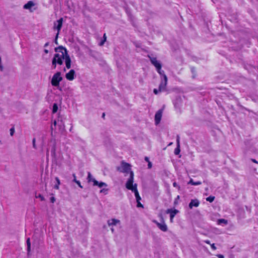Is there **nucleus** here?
<instances>
[{"label": "nucleus", "mask_w": 258, "mask_h": 258, "mask_svg": "<svg viewBox=\"0 0 258 258\" xmlns=\"http://www.w3.org/2000/svg\"><path fill=\"white\" fill-rule=\"evenodd\" d=\"M211 246L212 249H213V250H216V248H217L214 243L211 244Z\"/></svg>", "instance_id": "43"}, {"label": "nucleus", "mask_w": 258, "mask_h": 258, "mask_svg": "<svg viewBox=\"0 0 258 258\" xmlns=\"http://www.w3.org/2000/svg\"><path fill=\"white\" fill-rule=\"evenodd\" d=\"M134 174L133 172H130V177L128 179L125 186L126 187L129 189L131 190L133 192L135 193V196L136 197V201H140L141 200V198L140 197L139 192L137 189V184H133L134 182Z\"/></svg>", "instance_id": "1"}, {"label": "nucleus", "mask_w": 258, "mask_h": 258, "mask_svg": "<svg viewBox=\"0 0 258 258\" xmlns=\"http://www.w3.org/2000/svg\"><path fill=\"white\" fill-rule=\"evenodd\" d=\"M58 106L57 104L54 103L52 106V113H54L57 111Z\"/></svg>", "instance_id": "25"}, {"label": "nucleus", "mask_w": 258, "mask_h": 258, "mask_svg": "<svg viewBox=\"0 0 258 258\" xmlns=\"http://www.w3.org/2000/svg\"><path fill=\"white\" fill-rule=\"evenodd\" d=\"M57 63L55 62V60H52V68L53 69H55L56 67Z\"/></svg>", "instance_id": "32"}, {"label": "nucleus", "mask_w": 258, "mask_h": 258, "mask_svg": "<svg viewBox=\"0 0 258 258\" xmlns=\"http://www.w3.org/2000/svg\"><path fill=\"white\" fill-rule=\"evenodd\" d=\"M49 45V42H46L45 44H44V47H46L47 46H48Z\"/></svg>", "instance_id": "51"}, {"label": "nucleus", "mask_w": 258, "mask_h": 258, "mask_svg": "<svg viewBox=\"0 0 258 258\" xmlns=\"http://www.w3.org/2000/svg\"><path fill=\"white\" fill-rule=\"evenodd\" d=\"M55 180L56 181V184L54 186V188L56 189H59V185L60 184V180L58 177H55Z\"/></svg>", "instance_id": "24"}, {"label": "nucleus", "mask_w": 258, "mask_h": 258, "mask_svg": "<svg viewBox=\"0 0 258 258\" xmlns=\"http://www.w3.org/2000/svg\"><path fill=\"white\" fill-rule=\"evenodd\" d=\"M103 38H104V40H102L99 43V45L100 46H102L103 45V44H104V42L106 41V34H104L103 35Z\"/></svg>", "instance_id": "28"}, {"label": "nucleus", "mask_w": 258, "mask_h": 258, "mask_svg": "<svg viewBox=\"0 0 258 258\" xmlns=\"http://www.w3.org/2000/svg\"><path fill=\"white\" fill-rule=\"evenodd\" d=\"M200 202L198 200H191L189 204V208L192 209L193 207H198L199 206Z\"/></svg>", "instance_id": "15"}, {"label": "nucleus", "mask_w": 258, "mask_h": 258, "mask_svg": "<svg viewBox=\"0 0 258 258\" xmlns=\"http://www.w3.org/2000/svg\"><path fill=\"white\" fill-rule=\"evenodd\" d=\"M56 124H57V122L56 120H54V122H53V125L54 126H56Z\"/></svg>", "instance_id": "54"}, {"label": "nucleus", "mask_w": 258, "mask_h": 258, "mask_svg": "<svg viewBox=\"0 0 258 258\" xmlns=\"http://www.w3.org/2000/svg\"><path fill=\"white\" fill-rule=\"evenodd\" d=\"M60 122V124H59V125L61 126V125H63L64 126V124H63V122H62V120L61 118H60V119H58V122L59 123Z\"/></svg>", "instance_id": "37"}, {"label": "nucleus", "mask_w": 258, "mask_h": 258, "mask_svg": "<svg viewBox=\"0 0 258 258\" xmlns=\"http://www.w3.org/2000/svg\"><path fill=\"white\" fill-rule=\"evenodd\" d=\"M50 200L52 203H54L55 201V198L54 197H52L50 198Z\"/></svg>", "instance_id": "40"}, {"label": "nucleus", "mask_w": 258, "mask_h": 258, "mask_svg": "<svg viewBox=\"0 0 258 258\" xmlns=\"http://www.w3.org/2000/svg\"><path fill=\"white\" fill-rule=\"evenodd\" d=\"M64 49H67L62 46H59L55 48L54 50L56 52H60L59 53H55L54 55L52 60H55V62L58 64L61 65L63 63V60L65 58L66 53H64Z\"/></svg>", "instance_id": "2"}, {"label": "nucleus", "mask_w": 258, "mask_h": 258, "mask_svg": "<svg viewBox=\"0 0 258 258\" xmlns=\"http://www.w3.org/2000/svg\"><path fill=\"white\" fill-rule=\"evenodd\" d=\"M190 70H191V72L192 73V74H193L192 75V78H194L195 77V75H196V69L194 67H191L190 68Z\"/></svg>", "instance_id": "30"}, {"label": "nucleus", "mask_w": 258, "mask_h": 258, "mask_svg": "<svg viewBox=\"0 0 258 258\" xmlns=\"http://www.w3.org/2000/svg\"><path fill=\"white\" fill-rule=\"evenodd\" d=\"M93 185L94 186H98L100 188H101L103 186H107V184L106 183L102 181L99 182L96 180H94Z\"/></svg>", "instance_id": "16"}, {"label": "nucleus", "mask_w": 258, "mask_h": 258, "mask_svg": "<svg viewBox=\"0 0 258 258\" xmlns=\"http://www.w3.org/2000/svg\"><path fill=\"white\" fill-rule=\"evenodd\" d=\"M44 51L46 54L48 53V50L47 49H44Z\"/></svg>", "instance_id": "53"}, {"label": "nucleus", "mask_w": 258, "mask_h": 258, "mask_svg": "<svg viewBox=\"0 0 258 258\" xmlns=\"http://www.w3.org/2000/svg\"><path fill=\"white\" fill-rule=\"evenodd\" d=\"M167 81L168 79L166 76H164V79H161V81L159 86L160 92H162L166 90Z\"/></svg>", "instance_id": "7"}, {"label": "nucleus", "mask_w": 258, "mask_h": 258, "mask_svg": "<svg viewBox=\"0 0 258 258\" xmlns=\"http://www.w3.org/2000/svg\"><path fill=\"white\" fill-rule=\"evenodd\" d=\"M152 166V163L151 162H148V168H151Z\"/></svg>", "instance_id": "44"}, {"label": "nucleus", "mask_w": 258, "mask_h": 258, "mask_svg": "<svg viewBox=\"0 0 258 258\" xmlns=\"http://www.w3.org/2000/svg\"><path fill=\"white\" fill-rule=\"evenodd\" d=\"M3 70H4V67L2 64V59H1V57H0V70L1 71H3Z\"/></svg>", "instance_id": "39"}, {"label": "nucleus", "mask_w": 258, "mask_h": 258, "mask_svg": "<svg viewBox=\"0 0 258 258\" xmlns=\"http://www.w3.org/2000/svg\"><path fill=\"white\" fill-rule=\"evenodd\" d=\"M58 33H57L55 39H54V42L55 44H57V38H58Z\"/></svg>", "instance_id": "41"}, {"label": "nucleus", "mask_w": 258, "mask_h": 258, "mask_svg": "<svg viewBox=\"0 0 258 258\" xmlns=\"http://www.w3.org/2000/svg\"><path fill=\"white\" fill-rule=\"evenodd\" d=\"M162 111L161 109L159 110L155 114V121L156 124H158L161 121L162 117Z\"/></svg>", "instance_id": "13"}, {"label": "nucleus", "mask_w": 258, "mask_h": 258, "mask_svg": "<svg viewBox=\"0 0 258 258\" xmlns=\"http://www.w3.org/2000/svg\"><path fill=\"white\" fill-rule=\"evenodd\" d=\"M64 53H66V56L64 59L65 60L66 66L68 69H69L71 67V59L67 49H64Z\"/></svg>", "instance_id": "11"}, {"label": "nucleus", "mask_w": 258, "mask_h": 258, "mask_svg": "<svg viewBox=\"0 0 258 258\" xmlns=\"http://www.w3.org/2000/svg\"><path fill=\"white\" fill-rule=\"evenodd\" d=\"M62 21H63V19L62 18H61L58 20H57L56 22H55L54 24L53 28H54V29H56L57 30V33H58L62 27Z\"/></svg>", "instance_id": "12"}, {"label": "nucleus", "mask_w": 258, "mask_h": 258, "mask_svg": "<svg viewBox=\"0 0 258 258\" xmlns=\"http://www.w3.org/2000/svg\"><path fill=\"white\" fill-rule=\"evenodd\" d=\"M215 197L214 196H209V197L206 198L207 201H208L210 203L213 202L214 201Z\"/></svg>", "instance_id": "27"}, {"label": "nucleus", "mask_w": 258, "mask_h": 258, "mask_svg": "<svg viewBox=\"0 0 258 258\" xmlns=\"http://www.w3.org/2000/svg\"><path fill=\"white\" fill-rule=\"evenodd\" d=\"M178 212V210L172 209H168L166 211L167 214H170V220L171 222H173L174 217Z\"/></svg>", "instance_id": "10"}, {"label": "nucleus", "mask_w": 258, "mask_h": 258, "mask_svg": "<svg viewBox=\"0 0 258 258\" xmlns=\"http://www.w3.org/2000/svg\"><path fill=\"white\" fill-rule=\"evenodd\" d=\"M60 75V72H58L53 76L51 81V83L52 86L55 87H57L59 86V82L62 80V78Z\"/></svg>", "instance_id": "4"}, {"label": "nucleus", "mask_w": 258, "mask_h": 258, "mask_svg": "<svg viewBox=\"0 0 258 258\" xmlns=\"http://www.w3.org/2000/svg\"><path fill=\"white\" fill-rule=\"evenodd\" d=\"M36 139L35 138H33V140H32V144H33V147L34 148V149H36L37 147H36Z\"/></svg>", "instance_id": "34"}, {"label": "nucleus", "mask_w": 258, "mask_h": 258, "mask_svg": "<svg viewBox=\"0 0 258 258\" xmlns=\"http://www.w3.org/2000/svg\"><path fill=\"white\" fill-rule=\"evenodd\" d=\"M111 231H112V233H113V232H114V229H113V228H112L111 229Z\"/></svg>", "instance_id": "56"}, {"label": "nucleus", "mask_w": 258, "mask_h": 258, "mask_svg": "<svg viewBox=\"0 0 258 258\" xmlns=\"http://www.w3.org/2000/svg\"><path fill=\"white\" fill-rule=\"evenodd\" d=\"M188 184H190L193 185H199L201 184L202 182L201 181L195 182L192 179H190L189 182H188Z\"/></svg>", "instance_id": "19"}, {"label": "nucleus", "mask_w": 258, "mask_h": 258, "mask_svg": "<svg viewBox=\"0 0 258 258\" xmlns=\"http://www.w3.org/2000/svg\"><path fill=\"white\" fill-rule=\"evenodd\" d=\"M159 217L160 218V220L162 223H159L156 220H153V222L155 223L158 227L162 231L166 232L167 231L168 228L167 225L165 224L163 217L161 214L159 215Z\"/></svg>", "instance_id": "5"}, {"label": "nucleus", "mask_w": 258, "mask_h": 258, "mask_svg": "<svg viewBox=\"0 0 258 258\" xmlns=\"http://www.w3.org/2000/svg\"><path fill=\"white\" fill-rule=\"evenodd\" d=\"M157 71L161 76V79H164V76L166 75H165L164 71L162 70L161 69H160V70H157Z\"/></svg>", "instance_id": "23"}, {"label": "nucleus", "mask_w": 258, "mask_h": 258, "mask_svg": "<svg viewBox=\"0 0 258 258\" xmlns=\"http://www.w3.org/2000/svg\"><path fill=\"white\" fill-rule=\"evenodd\" d=\"M87 180L88 182H93L94 180H96L93 177L92 174L90 172L88 173Z\"/></svg>", "instance_id": "21"}, {"label": "nucleus", "mask_w": 258, "mask_h": 258, "mask_svg": "<svg viewBox=\"0 0 258 258\" xmlns=\"http://www.w3.org/2000/svg\"><path fill=\"white\" fill-rule=\"evenodd\" d=\"M36 198H39L41 201H43L45 200L43 196L41 194H38V195H36Z\"/></svg>", "instance_id": "31"}, {"label": "nucleus", "mask_w": 258, "mask_h": 258, "mask_svg": "<svg viewBox=\"0 0 258 258\" xmlns=\"http://www.w3.org/2000/svg\"><path fill=\"white\" fill-rule=\"evenodd\" d=\"M173 185L174 187H177V184L176 182H174L173 183Z\"/></svg>", "instance_id": "49"}, {"label": "nucleus", "mask_w": 258, "mask_h": 258, "mask_svg": "<svg viewBox=\"0 0 258 258\" xmlns=\"http://www.w3.org/2000/svg\"><path fill=\"white\" fill-rule=\"evenodd\" d=\"M49 149H50L51 155L53 158L56 157V140L52 138L50 141Z\"/></svg>", "instance_id": "6"}, {"label": "nucleus", "mask_w": 258, "mask_h": 258, "mask_svg": "<svg viewBox=\"0 0 258 258\" xmlns=\"http://www.w3.org/2000/svg\"><path fill=\"white\" fill-rule=\"evenodd\" d=\"M108 189L107 188H102L100 190V193H104L105 195L107 194Z\"/></svg>", "instance_id": "29"}, {"label": "nucleus", "mask_w": 258, "mask_h": 258, "mask_svg": "<svg viewBox=\"0 0 258 258\" xmlns=\"http://www.w3.org/2000/svg\"><path fill=\"white\" fill-rule=\"evenodd\" d=\"M172 144V143H170L169 144V145H171Z\"/></svg>", "instance_id": "57"}, {"label": "nucleus", "mask_w": 258, "mask_h": 258, "mask_svg": "<svg viewBox=\"0 0 258 258\" xmlns=\"http://www.w3.org/2000/svg\"><path fill=\"white\" fill-rule=\"evenodd\" d=\"M120 223V221L116 219H111L107 221V224L108 226L116 225L117 224Z\"/></svg>", "instance_id": "17"}, {"label": "nucleus", "mask_w": 258, "mask_h": 258, "mask_svg": "<svg viewBox=\"0 0 258 258\" xmlns=\"http://www.w3.org/2000/svg\"><path fill=\"white\" fill-rule=\"evenodd\" d=\"M137 207H141L143 208V205L140 203V201H137Z\"/></svg>", "instance_id": "35"}, {"label": "nucleus", "mask_w": 258, "mask_h": 258, "mask_svg": "<svg viewBox=\"0 0 258 258\" xmlns=\"http://www.w3.org/2000/svg\"><path fill=\"white\" fill-rule=\"evenodd\" d=\"M148 57H149L152 64L156 67L157 70L161 69L162 65L161 63L157 60L156 57H151L150 56H148Z\"/></svg>", "instance_id": "8"}, {"label": "nucleus", "mask_w": 258, "mask_h": 258, "mask_svg": "<svg viewBox=\"0 0 258 258\" xmlns=\"http://www.w3.org/2000/svg\"><path fill=\"white\" fill-rule=\"evenodd\" d=\"M179 136L178 135L176 137V146H180Z\"/></svg>", "instance_id": "33"}, {"label": "nucleus", "mask_w": 258, "mask_h": 258, "mask_svg": "<svg viewBox=\"0 0 258 258\" xmlns=\"http://www.w3.org/2000/svg\"><path fill=\"white\" fill-rule=\"evenodd\" d=\"M75 183H76L78 185V186H79L80 187H81V188H83V186H82V185H81V182H80V181L79 180H77L75 182Z\"/></svg>", "instance_id": "38"}, {"label": "nucleus", "mask_w": 258, "mask_h": 258, "mask_svg": "<svg viewBox=\"0 0 258 258\" xmlns=\"http://www.w3.org/2000/svg\"><path fill=\"white\" fill-rule=\"evenodd\" d=\"M117 171L122 173H129L133 172L131 170V165L128 163L122 161L120 166H118L116 168Z\"/></svg>", "instance_id": "3"}, {"label": "nucleus", "mask_w": 258, "mask_h": 258, "mask_svg": "<svg viewBox=\"0 0 258 258\" xmlns=\"http://www.w3.org/2000/svg\"><path fill=\"white\" fill-rule=\"evenodd\" d=\"M204 242H205L206 243H207V244H211V243H210V240H205V241H204Z\"/></svg>", "instance_id": "47"}, {"label": "nucleus", "mask_w": 258, "mask_h": 258, "mask_svg": "<svg viewBox=\"0 0 258 258\" xmlns=\"http://www.w3.org/2000/svg\"><path fill=\"white\" fill-rule=\"evenodd\" d=\"M48 155H49V149H47V151H46V157H48Z\"/></svg>", "instance_id": "50"}, {"label": "nucleus", "mask_w": 258, "mask_h": 258, "mask_svg": "<svg viewBox=\"0 0 258 258\" xmlns=\"http://www.w3.org/2000/svg\"><path fill=\"white\" fill-rule=\"evenodd\" d=\"M75 72L74 70H71L69 73L66 75V78L69 81H72L75 78Z\"/></svg>", "instance_id": "14"}, {"label": "nucleus", "mask_w": 258, "mask_h": 258, "mask_svg": "<svg viewBox=\"0 0 258 258\" xmlns=\"http://www.w3.org/2000/svg\"><path fill=\"white\" fill-rule=\"evenodd\" d=\"M145 161H147V162H150V161H149V158H148V157H145Z\"/></svg>", "instance_id": "48"}, {"label": "nucleus", "mask_w": 258, "mask_h": 258, "mask_svg": "<svg viewBox=\"0 0 258 258\" xmlns=\"http://www.w3.org/2000/svg\"><path fill=\"white\" fill-rule=\"evenodd\" d=\"M217 256L218 258H224V256L222 254H217Z\"/></svg>", "instance_id": "46"}, {"label": "nucleus", "mask_w": 258, "mask_h": 258, "mask_svg": "<svg viewBox=\"0 0 258 258\" xmlns=\"http://www.w3.org/2000/svg\"><path fill=\"white\" fill-rule=\"evenodd\" d=\"M180 152V146H176V148L174 150V154L176 155L179 154Z\"/></svg>", "instance_id": "26"}, {"label": "nucleus", "mask_w": 258, "mask_h": 258, "mask_svg": "<svg viewBox=\"0 0 258 258\" xmlns=\"http://www.w3.org/2000/svg\"><path fill=\"white\" fill-rule=\"evenodd\" d=\"M15 133V129L14 127H12L10 129V135L11 136H13L14 134Z\"/></svg>", "instance_id": "36"}, {"label": "nucleus", "mask_w": 258, "mask_h": 258, "mask_svg": "<svg viewBox=\"0 0 258 258\" xmlns=\"http://www.w3.org/2000/svg\"><path fill=\"white\" fill-rule=\"evenodd\" d=\"M159 89L158 90L157 89H154L153 90V92L155 94H158V93L159 92Z\"/></svg>", "instance_id": "42"}, {"label": "nucleus", "mask_w": 258, "mask_h": 258, "mask_svg": "<svg viewBox=\"0 0 258 258\" xmlns=\"http://www.w3.org/2000/svg\"><path fill=\"white\" fill-rule=\"evenodd\" d=\"M26 243H27V251H28V253L29 254L30 252V249H31V242H30V238H28L27 239Z\"/></svg>", "instance_id": "20"}, {"label": "nucleus", "mask_w": 258, "mask_h": 258, "mask_svg": "<svg viewBox=\"0 0 258 258\" xmlns=\"http://www.w3.org/2000/svg\"><path fill=\"white\" fill-rule=\"evenodd\" d=\"M217 223L219 225H221L222 224H224L225 225L227 224L228 221L227 220L224 219H219L217 221Z\"/></svg>", "instance_id": "22"}, {"label": "nucleus", "mask_w": 258, "mask_h": 258, "mask_svg": "<svg viewBox=\"0 0 258 258\" xmlns=\"http://www.w3.org/2000/svg\"><path fill=\"white\" fill-rule=\"evenodd\" d=\"M73 178H74L73 181L75 182L77 180V179H76V176L75 174H73Z\"/></svg>", "instance_id": "45"}, {"label": "nucleus", "mask_w": 258, "mask_h": 258, "mask_svg": "<svg viewBox=\"0 0 258 258\" xmlns=\"http://www.w3.org/2000/svg\"><path fill=\"white\" fill-rule=\"evenodd\" d=\"M34 6V3L32 1H29L27 4L24 5L23 8L27 10H29L31 12V9Z\"/></svg>", "instance_id": "18"}, {"label": "nucleus", "mask_w": 258, "mask_h": 258, "mask_svg": "<svg viewBox=\"0 0 258 258\" xmlns=\"http://www.w3.org/2000/svg\"><path fill=\"white\" fill-rule=\"evenodd\" d=\"M251 161L254 162V163H257V162L256 161V160L255 159H251Z\"/></svg>", "instance_id": "52"}, {"label": "nucleus", "mask_w": 258, "mask_h": 258, "mask_svg": "<svg viewBox=\"0 0 258 258\" xmlns=\"http://www.w3.org/2000/svg\"><path fill=\"white\" fill-rule=\"evenodd\" d=\"M102 117L103 118H104V117H105V113H103L102 114Z\"/></svg>", "instance_id": "55"}, {"label": "nucleus", "mask_w": 258, "mask_h": 258, "mask_svg": "<svg viewBox=\"0 0 258 258\" xmlns=\"http://www.w3.org/2000/svg\"><path fill=\"white\" fill-rule=\"evenodd\" d=\"M148 57H149L152 64L156 67L157 70L161 69L162 65L161 63L157 60L156 57H151L150 56H148Z\"/></svg>", "instance_id": "9"}]
</instances>
